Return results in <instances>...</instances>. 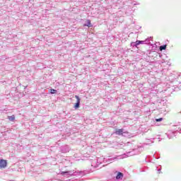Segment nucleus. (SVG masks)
<instances>
[{"mask_svg":"<svg viewBox=\"0 0 181 181\" xmlns=\"http://www.w3.org/2000/svg\"><path fill=\"white\" fill-rule=\"evenodd\" d=\"M163 118H159V119H156V122H160V121H163Z\"/></svg>","mask_w":181,"mask_h":181,"instance_id":"10","label":"nucleus"},{"mask_svg":"<svg viewBox=\"0 0 181 181\" xmlns=\"http://www.w3.org/2000/svg\"><path fill=\"white\" fill-rule=\"evenodd\" d=\"M65 173H70V171H62V175H64Z\"/></svg>","mask_w":181,"mask_h":181,"instance_id":"11","label":"nucleus"},{"mask_svg":"<svg viewBox=\"0 0 181 181\" xmlns=\"http://www.w3.org/2000/svg\"><path fill=\"white\" fill-rule=\"evenodd\" d=\"M123 132H124V129H119L116 130L115 134L117 135H122Z\"/></svg>","mask_w":181,"mask_h":181,"instance_id":"4","label":"nucleus"},{"mask_svg":"<svg viewBox=\"0 0 181 181\" xmlns=\"http://www.w3.org/2000/svg\"><path fill=\"white\" fill-rule=\"evenodd\" d=\"M124 177V174L122 173L119 172L117 175L116 176V179L119 180Z\"/></svg>","mask_w":181,"mask_h":181,"instance_id":"3","label":"nucleus"},{"mask_svg":"<svg viewBox=\"0 0 181 181\" xmlns=\"http://www.w3.org/2000/svg\"><path fill=\"white\" fill-rule=\"evenodd\" d=\"M4 168H6V160H0V169H4Z\"/></svg>","mask_w":181,"mask_h":181,"instance_id":"2","label":"nucleus"},{"mask_svg":"<svg viewBox=\"0 0 181 181\" xmlns=\"http://www.w3.org/2000/svg\"><path fill=\"white\" fill-rule=\"evenodd\" d=\"M86 23L87 24H84L83 26H88V28H91V26H93V25L91 24V21L90 20H87Z\"/></svg>","mask_w":181,"mask_h":181,"instance_id":"5","label":"nucleus"},{"mask_svg":"<svg viewBox=\"0 0 181 181\" xmlns=\"http://www.w3.org/2000/svg\"><path fill=\"white\" fill-rule=\"evenodd\" d=\"M160 52H162V50H166V45L160 46Z\"/></svg>","mask_w":181,"mask_h":181,"instance_id":"8","label":"nucleus"},{"mask_svg":"<svg viewBox=\"0 0 181 181\" xmlns=\"http://www.w3.org/2000/svg\"><path fill=\"white\" fill-rule=\"evenodd\" d=\"M135 43V46H139V45H142L144 43V41L136 40Z\"/></svg>","mask_w":181,"mask_h":181,"instance_id":"6","label":"nucleus"},{"mask_svg":"<svg viewBox=\"0 0 181 181\" xmlns=\"http://www.w3.org/2000/svg\"><path fill=\"white\" fill-rule=\"evenodd\" d=\"M8 118L10 121H15V115H13L11 116H8Z\"/></svg>","mask_w":181,"mask_h":181,"instance_id":"7","label":"nucleus"},{"mask_svg":"<svg viewBox=\"0 0 181 181\" xmlns=\"http://www.w3.org/2000/svg\"><path fill=\"white\" fill-rule=\"evenodd\" d=\"M75 98H76V103L74 105V108L77 110V108H80V101H81V99L78 95H75Z\"/></svg>","mask_w":181,"mask_h":181,"instance_id":"1","label":"nucleus"},{"mask_svg":"<svg viewBox=\"0 0 181 181\" xmlns=\"http://www.w3.org/2000/svg\"><path fill=\"white\" fill-rule=\"evenodd\" d=\"M51 94H56L57 93V90L55 89H50Z\"/></svg>","mask_w":181,"mask_h":181,"instance_id":"9","label":"nucleus"}]
</instances>
